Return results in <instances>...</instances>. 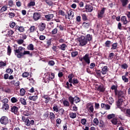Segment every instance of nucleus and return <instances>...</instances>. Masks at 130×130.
Instances as JSON below:
<instances>
[{"mask_svg": "<svg viewBox=\"0 0 130 130\" xmlns=\"http://www.w3.org/2000/svg\"><path fill=\"white\" fill-rule=\"evenodd\" d=\"M116 97L118 98V101L116 102L117 107H120L123 103L125 95H126V90H117L115 93Z\"/></svg>", "mask_w": 130, "mask_h": 130, "instance_id": "obj_1", "label": "nucleus"}, {"mask_svg": "<svg viewBox=\"0 0 130 130\" xmlns=\"http://www.w3.org/2000/svg\"><path fill=\"white\" fill-rule=\"evenodd\" d=\"M25 48H23L22 46H20L18 47V49H16V50H14V54L15 55L17 56V57L18 58H21V57H19V54H21V53H23L22 51H25Z\"/></svg>", "mask_w": 130, "mask_h": 130, "instance_id": "obj_2", "label": "nucleus"}, {"mask_svg": "<svg viewBox=\"0 0 130 130\" xmlns=\"http://www.w3.org/2000/svg\"><path fill=\"white\" fill-rule=\"evenodd\" d=\"M91 57H90V55L89 53H86L83 57H80L79 60L80 61H83V60L87 63V64H90V59Z\"/></svg>", "mask_w": 130, "mask_h": 130, "instance_id": "obj_3", "label": "nucleus"}, {"mask_svg": "<svg viewBox=\"0 0 130 130\" xmlns=\"http://www.w3.org/2000/svg\"><path fill=\"white\" fill-rule=\"evenodd\" d=\"M10 121H11V119L9 120V118L6 116H3L0 118V123L4 125H7Z\"/></svg>", "mask_w": 130, "mask_h": 130, "instance_id": "obj_4", "label": "nucleus"}, {"mask_svg": "<svg viewBox=\"0 0 130 130\" xmlns=\"http://www.w3.org/2000/svg\"><path fill=\"white\" fill-rule=\"evenodd\" d=\"M86 109L90 112H94V103L89 102L86 105Z\"/></svg>", "mask_w": 130, "mask_h": 130, "instance_id": "obj_5", "label": "nucleus"}, {"mask_svg": "<svg viewBox=\"0 0 130 130\" xmlns=\"http://www.w3.org/2000/svg\"><path fill=\"white\" fill-rule=\"evenodd\" d=\"M79 43L81 46H85L88 43V41L85 36H81L79 39Z\"/></svg>", "mask_w": 130, "mask_h": 130, "instance_id": "obj_6", "label": "nucleus"}, {"mask_svg": "<svg viewBox=\"0 0 130 130\" xmlns=\"http://www.w3.org/2000/svg\"><path fill=\"white\" fill-rule=\"evenodd\" d=\"M128 79H130V72H126L125 75L122 76V80L124 83H128Z\"/></svg>", "mask_w": 130, "mask_h": 130, "instance_id": "obj_7", "label": "nucleus"}, {"mask_svg": "<svg viewBox=\"0 0 130 130\" xmlns=\"http://www.w3.org/2000/svg\"><path fill=\"white\" fill-rule=\"evenodd\" d=\"M106 10V8H102L101 10L98 13V18H103Z\"/></svg>", "mask_w": 130, "mask_h": 130, "instance_id": "obj_8", "label": "nucleus"}, {"mask_svg": "<svg viewBox=\"0 0 130 130\" xmlns=\"http://www.w3.org/2000/svg\"><path fill=\"white\" fill-rule=\"evenodd\" d=\"M118 108H120L121 109V111H122V112H125V114H126V116L130 118V109H125L124 108H121V106L120 107H118Z\"/></svg>", "mask_w": 130, "mask_h": 130, "instance_id": "obj_9", "label": "nucleus"}, {"mask_svg": "<svg viewBox=\"0 0 130 130\" xmlns=\"http://www.w3.org/2000/svg\"><path fill=\"white\" fill-rule=\"evenodd\" d=\"M11 111L14 114H18L19 113V108L17 106H13L11 108Z\"/></svg>", "mask_w": 130, "mask_h": 130, "instance_id": "obj_10", "label": "nucleus"}, {"mask_svg": "<svg viewBox=\"0 0 130 130\" xmlns=\"http://www.w3.org/2000/svg\"><path fill=\"white\" fill-rule=\"evenodd\" d=\"M41 18V14L40 13L36 12L34 13L33 19L35 21H38Z\"/></svg>", "mask_w": 130, "mask_h": 130, "instance_id": "obj_11", "label": "nucleus"}, {"mask_svg": "<svg viewBox=\"0 0 130 130\" xmlns=\"http://www.w3.org/2000/svg\"><path fill=\"white\" fill-rule=\"evenodd\" d=\"M27 54H29V56H32V53H30V51H23V52L22 53H20L18 55V56L19 57H23V56L26 55Z\"/></svg>", "mask_w": 130, "mask_h": 130, "instance_id": "obj_12", "label": "nucleus"}, {"mask_svg": "<svg viewBox=\"0 0 130 130\" xmlns=\"http://www.w3.org/2000/svg\"><path fill=\"white\" fill-rule=\"evenodd\" d=\"M55 75L54 73H51L47 75V80L48 81V83H49L50 81L51 80H53L54 79Z\"/></svg>", "mask_w": 130, "mask_h": 130, "instance_id": "obj_13", "label": "nucleus"}, {"mask_svg": "<svg viewBox=\"0 0 130 130\" xmlns=\"http://www.w3.org/2000/svg\"><path fill=\"white\" fill-rule=\"evenodd\" d=\"M39 28L40 31H44V30H45V28H46V24H45V23H40L39 25Z\"/></svg>", "mask_w": 130, "mask_h": 130, "instance_id": "obj_14", "label": "nucleus"}, {"mask_svg": "<svg viewBox=\"0 0 130 130\" xmlns=\"http://www.w3.org/2000/svg\"><path fill=\"white\" fill-rule=\"evenodd\" d=\"M22 78H29V81H31V80H33V78H31L32 76H31V75L29 74V73L28 72H24L22 75Z\"/></svg>", "mask_w": 130, "mask_h": 130, "instance_id": "obj_15", "label": "nucleus"}, {"mask_svg": "<svg viewBox=\"0 0 130 130\" xmlns=\"http://www.w3.org/2000/svg\"><path fill=\"white\" fill-rule=\"evenodd\" d=\"M33 101H36L38 99V91L37 90H34L33 89Z\"/></svg>", "mask_w": 130, "mask_h": 130, "instance_id": "obj_16", "label": "nucleus"}, {"mask_svg": "<svg viewBox=\"0 0 130 130\" xmlns=\"http://www.w3.org/2000/svg\"><path fill=\"white\" fill-rule=\"evenodd\" d=\"M108 71H109V69H108V67L107 66H104L102 69V75H106L107 74Z\"/></svg>", "mask_w": 130, "mask_h": 130, "instance_id": "obj_17", "label": "nucleus"}, {"mask_svg": "<svg viewBox=\"0 0 130 130\" xmlns=\"http://www.w3.org/2000/svg\"><path fill=\"white\" fill-rule=\"evenodd\" d=\"M94 71L95 72L96 74L97 75V76L99 78H101V79H103V77H102V71L101 70H98L97 69H95Z\"/></svg>", "mask_w": 130, "mask_h": 130, "instance_id": "obj_18", "label": "nucleus"}, {"mask_svg": "<svg viewBox=\"0 0 130 130\" xmlns=\"http://www.w3.org/2000/svg\"><path fill=\"white\" fill-rule=\"evenodd\" d=\"M54 17L53 14H50L45 15V18H46V21H50Z\"/></svg>", "mask_w": 130, "mask_h": 130, "instance_id": "obj_19", "label": "nucleus"}, {"mask_svg": "<svg viewBox=\"0 0 130 130\" xmlns=\"http://www.w3.org/2000/svg\"><path fill=\"white\" fill-rule=\"evenodd\" d=\"M42 98H44V99H45V103H46V104H47V103H48L49 102H50L51 101L50 98H49L48 95H46L45 94L42 96Z\"/></svg>", "mask_w": 130, "mask_h": 130, "instance_id": "obj_20", "label": "nucleus"}, {"mask_svg": "<svg viewBox=\"0 0 130 130\" xmlns=\"http://www.w3.org/2000/svg\"><path fill=\"white\" fill-rule=\"evenodd\" d=\"M122 5V7L125 8L128 4V0H120Z\"/></svg>", "mask_w": 130, "mask_h": 130, "instance_id": "obj_21", "label": "nucleus"}, {"mask_svg": "<svg viewBox=\"0 0 130 130\" xmlns=\"http://www.w3.org/2000/svg\"><path fill=\"white\" fill-rule=\"evenodd\" d=\"M9 108H10V106H9V104H3L2 106V110H9Z\"/></svg>", "mask_w": 130, "mask_h": 130, "instance_id": "obj_22", "label": "nucleus"}, {"mask_svg": "<svg viewBox=\"0 0 130 130\" xmlns=\"http://www.w3.org/2000/svg\"><path fill=\"white\" fill-rule=\"evenodd\" d=\"M16 30H18L19 32H24L25 31V28L23 26H19V25H16L15 27Z\"/></svg>", "mask_w": 130, "mask_h": 130, "instance_id": "obj_23", "label": "nucleus"}, {"mask_svg": "<svg viewBox=\"0 0 130 130\" xmlns=\"http://www.w3.org/2000/svg\"><path fill=\"white\" fill-rule=\"evenodd\" d=\"M121 21L122 22L124 25H126V24H127V20H126V16H122L121 18Z\"/></svg>", "mask_w": 130, "mask_h": 130, "instance_id": "obj_24", "label": "nucleus"}, {"mask_svg": "<svg viewBox=\"0 0 130 130\" xmlns=\"http://www.w3.org/2000/svg\"><path fill=\"white\" fill-rule=\"evenodd\" d=\"M98 90L100 91V92H103L105 91V87H104V86L103 84H101L98 87Z\"/></svg>", "mask_w": 130, "mask_h": 130, "instance_id": "obj_25", "label": "nucleus"}, {"mask_svg": "<svg viewBox=\"0 0 130 130\" xmlns=\"http://www.w3.org/2000/svg\"><path fill=\"white\" fill-rule=\"evenodd\" d=\"M15 32L13 30H9L8 31L6 36L7 37H13V34H14Z\"/></svg>", "mask_w": 130, "mask_h": 130, "instance_id": "obj_26", "label": "nucleus"}, {"mask_svg": "<svg viewBox=\"0 0 130 130\" xmlns=\"http://www.w3.org/2000/svg\"><path fill=\"white\" fill-rule=\"evenodd\" d=\"M49 116V118H50V120H54L55 119V114L53 112H50Z\"/></svg>", "mask_w": 130, "mask_h": 130, "instance_id": "obj_27", "label": "nucleus"}, {"mask_svg": "<svg viewBox=\"0 0 130 130\" xmlns=\"http://www.w3.org/2000/svg\"><path fill=\"white\" fill-rule=\"evenodd\" d=\"M117 88H118V85H117V84H116L115 85H113L111 86V89L112 90H114V93H115L118 90L117 89Z\"/></svg>", "mask_w": 130, "mask_h": 130, "instance_id": "obj_28", "label": "nucleus"}, {"mask_svg": "<svg viewBox=\"0 0 130 130\" xmlns=\"http://www.w3.org/2000/svg\"><path fill=\"white\" fill-rule=\"evenodd\" d=\"M58 114L60 115V116H62L63 114H64V109L63 108H60L58 111Z\"/></svg>", "mask_w": 130, "mask_h": 130, "instance_id": "obj_29", "label": "nucleus"}, {"mask_svg": "<svg viewBox=\"0 0 130 130\" xmlns=\"http://www.w3.org/2000/svg\"><path fill=\"white\" fill-rule=\"evenodd\" d=\"M69 116L70 118H72V119H74L76 118V117H77V113L74 112H70Z\"/></svg>", "mask_w": 130, "mask_h": 130, "instance_id": "obj_30", "label": "nucleus"}, {"mask_svg": "<svg viewBox=\"0 0 130 130\" xmlns=\"http://www.w3.org/2000/svg\"><path fill=\"white\" fill-rule=\"evenodd\" d=\"M72 84L76 86V85H78V84H80V81H79V80L76 79V78H73V80H72Z\"/></svg>", "mask_w": 130, "mask_h": 130, "instance_id": "obj_31", "label": "nucleus"}, {"mask_svg": "<svg viewBox=\"0 0 130 130\" xmlns=\"http://www.w3.org/2000/svg\"><path fill=\"white\" fill-rule=\"evenodd\" d=\"M85 9L86 10V12H91L92 11H93V7L90 5H88L87 6H86Z\"/></svg>", "mask_w": 130, "mask_h": 130, "instance_id": "obj_32", "label": "nucleus"}, {"mask_svg": "<svg viewBox=\"0 0 130 130\" xmlns=\"http://www.w3.org/2000/svg\"><path fill=\"white\" fill-rule=\"evenodd\" d=\"M59 109V108L58 107V106H57V105L56 104H54L53 105V111H54V112H58V110Z\"/></svg>", "mask_w": 130, "mask_h": 130, "instance_id": "obj_33", "label": "nucleus"}, {"mask_svg": "<svg viewBox=\"0 0 130 130\" xmlns=\"http://www.w3.org/2000/svg\"><path fill=\"white\" fill-rule=\"evenodd\" d=\"M85 38L87 41H92V39H93V36L90 34H87Z\"/></svg>", "mask_w": 130, "mask_h": 130, "instance_id": "obj_34", "label": "nucleus"}, {"mask_svg": "<svg viewBox=\"0 0 130 130\" xmlns=\"http://www.w3.org/2000/svg\"><path fill=\"white\" fill-rule=\"evenodd\" d=\"M45 2L48 6H49V7L53 6V2H52V0H45Z\"/></svg>", "mask_w": 130, "mask_h": 130, "instance_id": "obj_35", "label": "nucleus"}, {"mask_svg": "<svg viewBox=\"0 0 130 130\" xmlns=\"http://www.w3.org/2000/svg\"><path fill=\"white\" fill-rule=\"evenodd\" d=\"M118 45V44L117 43H113L111 45L112 48L111 49L112 50H114L115 49H117V46Z\"/></svg>", "mask_w": 130, "mask_h": 130, "instance_id": "obj_36", "label": "nucleus"}, {"mask_svg": "<svg viewBox=\"0 0 130 130\" xmlns=\"http://www.w3.org/2000/svg\"><path fill=\"white\" fill-rule=\"evenodd\" d=\"M32 109H33V105H32L31 102H29L28 107V111L29 112H32Z\"/></svg>", "mask_w": 130, "mask_h": 130, "instance_id": "obj_37", "label": "nucleus"}, {"mask_svg": "<svg viewBox=\"0 0 130 130\" xmlns=\"http://www.w3.org/2000/svg\"><path fill=\"white\" fill-rule=\"evenodd\" d=\"M19 101L20 102H21V104H22V105H27V102H26V100H25V99L23 98H21L19 99Z\"/></svg>", "mask_w": 130, "mask_h": 130, "instance_id": "obj_38", "label": "nucleus"}, {"mask_svg": "<svg viewBox=\"0 0 130 130\" xmlns=\"http://www.w3.org/2000/svg\"><path fill=\"white\" fill-rule=\"evenodd\" d=\"M74 102L76 104L79 103V102H81V99L77 96H75L74 97Z\"/></svg>", "mask_w": 130, "mask_h": 130, "instance_id": "obj_39", "label": "nucleus"}, {"mask_svg": "<svg viewBox=\"0 0 130 130\" xmlns=\"http://www.w3.org/2000/svg\"><path fill=\"white\" fill-rule=\"evenodd\" d=\"M25 124L26 125H27V126H29L30 124H31V125H33V120H31L30 121L29 120V119H26L25 121Z\"/></svg>", "mask_w": 130, "mask_h": 130, "instance_id": "obj_40", "label": "nucleus"}, {"mask_svg": "<svg viewBox=\"0 0 130 130\" xmlns=\"http://www.w3.org/2000/svg\"><path fill=\"white\" fill-rule=\"evenodd\" d=\"M68 17L69 18H71V19H72V18H74V12L72 10H69V11L68 13Z\"/></svg>", "mask_w": 130, "mask_h": 130, "instance_id": "obj_41", "label": "nucleus"}, {"mask_svg": "<svg viewBox=\"0 0 130 130\" xmlns=\"http://www.w3.org/2000/svg\"><path fill=\"white\" fill-rule=\"evenodd\" d=\"M12 53V48H11V46H8L7 48V55L10 56Z\"/></svg>", "mask_w": 130, "mask_h": 130, "instance_id": "obj_42", "label": "nucleus"}, {"mask_svg": "<svg viewBox=\"0 0 130 130\" xmlns=\"http://www.w3.org/2000/svg\"><path fill=\"white\" fill-rule=\"evenodd\" d=\"M69 102H70L71 104L73 105L74 104V102H75V99L74 98H73V96H70L68 98Z\"/></svg>", "mask_w": 130, "mask_h": 130, "instance_id": "obj_43", "label": "nucleus"}, {"mask_svg": "<svg viewBox=\"0 0 130 130\" xmlns=\"http://www.w3.org/2000/svg\"><path fill=\"white\" fill-rule=\"evenodd\" d=\"M18 101H19V100H18V98L12 97L11 99V102H12V103H17Z\"/></svg>", "mask_w": 130, "mask_h": 130, "instance_id": "obj_44", "label": "nucleus"}, {"mask_svg": "<svg viewBox=\"0 0 130 130\" xmlns=\"http://www.w3.org/2000/svg\"><path fill=\"white\" fill-rule=\"evenodd\" d=\"M111 122L112 124H114V125H116V124H117V122H118V121L117 120V119H116V118H113L111 120Z\"/></svg>", "mask_w": 130, "mask_h": 130, "instance_id": "obj_45", "label": "nucleus"}, {"mask_svg": "<svg viewBox=\"0 0 130 130\" xmlns=\"http://www.w3.org/2000/svg\"><path fill=\"white\" fill-rule=\"evenodd\" d=\"M73 78H74V74L73 73H71L68 76L69 83H72V80L73 79Z\"/></svg>", "mask_w": 130, "mask_h": 130, "instance_id": "obj_46", "label": "nucleus"}, {"mask_svg": "<svg viewBox=\"0 0 130 130\" xmlns=\"http://www.w3.org/2000/svg\"><path fill=\"white\" fill-rule=\"evenodd\" d=\"M2 91H3V92H5V93H11V89L9 87L3 88Z\"/></svg>", "mask_w": 130, "mask_h": 130, "instance_id": "obj_47", "label": "nucleus"}, {"mask_svg": "<svg viewBox=\"0 0 130 130\" xmlns=\"http://www.w3.org/2000/svg\"><path fill=\"white\" fill-rule=\"evenodd\" d=\"M114 117H115V114H110L107 116L108 119H113Z\"/></svg>", "mask_w": 130, "mask_h": 130, "instance_id": "obj_48", "label": "nucleus"}, {"mask_svg": "<svg viewBox=\"0 0 130 130\" xmlns=\"http://www.w3.org/2000/svg\"><path fill=\"white\" fill-rule=\"evenodd\" d=\"M16 5L17 8H20L22 6V2L20 0H16Z\"/></svg>", "mask_w": 130, "mask_h": 130, "instance_id": "obj_49", "label": "nucleus"}, {"mask_svg": "<svg viewBox=\"0 0 130 130\" xmlns=\"http://www.w3.org/2000/svg\"><path fill=\"white\" fill-rule=\"evenodd\" d=\"M8 10V6H4L0 10V12H1V13H4V12H6V11H7Z\"/></svg>", "mask_w": 130, "mask_h": 130, "instance_id": "obj_50", "label": "nucleus"}, {"mask_svg": "<svg viewBox=\"0 0 130 130\" xmlns=\"http://www.w3.org/2000/svg\"><path fill=\"white\" fill-rule=\"evenodd\" d=\"M83 26L84 28H88L89 27H90V22H83Z\"/></svg>", "mask_w": 130, "mask_h": 130, "instance_id": "obj_51", "label": "nucleus"}, {"mask_svg": "<svg viewBox=\"0 0 130 130\" xmlns=\"http://www.w3.org/2000/svg\"><path fill=\"white\" fill-rule=\"evenodd\" d=\"M8 15H9V18H10L11 19H13V18H14L16 16V14L13 12H9L8 13Z\"/></svg>", "mask_w": 130, "mask_h": 130, "instance_id": "obj_52", "label": "nucleus"}, {"mask_svg": "<svg viewBox=\"0 0 130 130\" xmlns=\"http://www.w3.org/2000/svg\"><path fill=\"white\" fill-rule=\"evenodd\" d=\"M121 68L123 70H126L127 68H128V65L125 63H124L121 66Z\"/></svg>", "mask_w": 130, "mask_h": 130, "instance_id": "obj_53", "label": "nucleus"}, {"mask_svg": "<svg viewBox=\"0 0 130 130\" xmlns=\"http://www.w3.org/2000/svg\"><path fill=\"white\" fill-rule=\"evenodd\" d=\"M110 44H111V42L110 41H107L105 43V47H110Z\"/></svg>", "mask_w": 130, "mask_h": 130, "instance_id": "obj_54", "label": "nucleus"}, {"mask_svg": "<svg viewBox=\"0 0 130 130\" xmlns=\"http://www.w3.org/2000/svg\"><path fill=\"white\" fill-rule=\"evenodd\" d=\"M63 104L66 107H69L70 106V103L67 100L63 102Z\"/></svg>", "mask_w": 130, "mask_h": 130, "instance_id": "obj_55", "label": "nucleus"}, {"mask_svg": "<svg viewBox=\"0 0 130 130\" xmlns=\"http://www.w3.org/2000/svg\"><path fill=\"white\" fill-rule=\"evenodd\" d=\"M6 73H7V74H10V75H12V74H13V73L14 72V70H13V69H10V68H8L7 69H6Z\"/></svg>", "mask_w": 130, "mask_h": 130, "instance_id": "obj_56", "label": "nucleus"}, {"mask_svg": "<svg viewBox=\"0 0 130 130\" xmlns=\"http://www.w3.org/2000/svg\"><path fill=\"white\" fill-rule=\"evenodd\" d=\"M58 31V29H57V28H54L51 31L52 35H55V34H57Z\"/></svg>", "mask_w": 130, "mask_h": 130, "instance_id": "obj_57", "label": "nucleus"}, {"mask_svg": "<svg viewBox=\"0 0 130 130\" xmlns=\"http://www.w3.org/2000/svg\"><path fill=\"white\" fill-rule=\"evenodd\" d=\"M8 6L11 7L15 6V4H14V1L13 0H9L8 1Z\"/></svg>", "mask_w": 130, "mask_h": 130, "instance_id": "obj_58", "label": "nucleus"}, {"mask_svg": "<svg viewBox=\"0 0 130 130\" xmlns=\"http://www.w3.org/2000/svg\"><path fill=\"white\" fill-rule=\"evenodd\" d=\"M20 93L21 96H24V95H25V93H26V91L24 89V88H21L20 90Z\"/></svg>", "mask_w": 130, "mask_h": 130, "instance_id": "obj_59", "label": "nucleus"}, {"mask_svg": "<svg viewBox=\"0 0 130 130\" xmlns=\"http://www.w3.org/2000/svg\"><path fill=\"white\" fill-rule=\"evenodd\" d=\"M58 14H59V15L62 16L63 17H64V16H66V13H64V11H63L61 10H59L58 11Z\"/></svg>", "mask_w": 130, "mask_h": 130, "instance_id": "obj_60", "label": "nucleus"}, {"mask_svg": "<svg viewBox=\"0 0 130 130\" xmlns=\"http://www.w3.org/2000/svg\"><path fill=\"white\" fill-rule=\"evenodd\" d=\"M82 18L83 21H87V20H88V17H87L86 14H82Z\"/></svg>", "mask_w": 130, "mask_h": 130, "instance_id": "obj_61", "label": "nucleus"}, {"mask_svg": "<svg viewBox=\"0 0 130 130\" xmlns=\"http://www.w3.org/2000/svg\"><path fill=\"white\" fill-rule=\"evenodd\" d=\"M78 51H74L71 53V55L72 57H76L78 55Z\"/></svg>", "mask_w": 130, "mask_h": 130, "instance_id": "obj_62", "label": "nucleus"}, {"mask_svg": "<svg viewBox=\"0 0 130 130\" xmlns=\"http://www.w3.org/2000/svg\"><path fill=\"white\" fill-rule=\"evenodd\" d=\"M66 48H67V45H66V44H62L60 46V49L61 50H66Z\"/></svg>", "mask_w": 130, "mask_h": 130, "instance_id": "obj_63", "label": "nucleus"}, {"mask_svg": "<svg viewBox=\"0 0 130 130\" xmlns=\"http://www.w3.org/2000/svg\"><path fill=\"white\" fill-rule=\"evenodd\" d=\"M27 49L28 50H33V44H30L27 47Z\"/></svg>", "mask_w": 130, "mask_h": 130, "instance_id": "obj_64", "label": "nucleus"}]
</instances>
